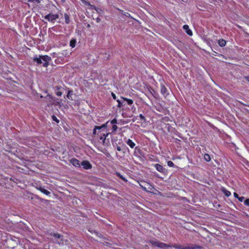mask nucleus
Wrapping results in <instances>:
<instances>
[{
  "mask_svg": "<svg viewBox=\"0 0 249 249\" xmlns=\"http://www.w3.org/2000/svg\"><path fill=\"white\" fill-rule=\"evenodd\" d=\"M223 192L224 193L225 195L226 196H229L231 195V192L230 191L227 190L225 189H223Z\"/></svg>",
  "mask_w": 249,
  "mask_h": 249,
  "instance_id": "obj_20",
  "label": "nucleus"
},
{
  "mask_svg": "<svg viewBox=\"0 0 249 249\" xmlns=\"http://www.w3.org/2000/svg\"><path fill=\"white\" fill-rule=\"evenodd\" d=\"M70 162L75 167H79L80 166V161L76 158H72Z\"/></svg>",
  "mask_w": 249,
  "mask_h": 249,
  "instance_id": "obj_8",
  "label": "nucleus"
},
{
  "mask_svg": "<svg viewBox=\"0 0 249 249\" xmlns=\"http://www.w3.org/2000/svg\"><path fill=\"white\" fill-rule=\"evenodd\" d=\"M54 238V242L59 245H64L65 243L67 242V240H64L63 236L57 233H53L51 234Z\"/></svg>",
  "mask_w": 249,
  "mask_h": 249,
  "instance_id": "obj_3",
  "label": "nucleus"
},
{
  "mask_svg": "<svg viewBox=\"0 0 249 249\" xmlns=\"http://www.w3.org/2000/svg\"><path fill=\"white\" fill-rule=\"evenodd\" d=\"M204 159L207 161H209L211 160V157L208 154H205L204 156Z\"/></svg>",
  "mask_w": 249,
  "mask_h": 249,
  "instance_id": "obj_21",
  "label": "nucleus"
},
{
  "mask_svg": "<svg viewBox=\"0 0 249 249\" xmlns=\"http://www.w3.org/2000/svg\"><path fill=\"white\" fill-rule=\"evenodd\" d=\"M117 128H118V127L116 124L113 125L112 127V132H115L117 130Z\"/></svg>",
  "mask_w": 249,
  "mask_h": 249,
  "instance_id": "obj_25",
  "label": "nucleus"
},
{
  "mask_svg": "<svg viewBox=\"0 0 249 249\" xmlns=\"http://www.w3.org/2000/svg\"><path fill=\"white\" fill-rule=\"evenodd\" d=\"M87 27H90V25L89 24H88Z\"/></svg>",
  "mask_w": 249,
  "mask_h": 249,
  "instance_id": "obj_38",
  "label": "nucleus"
},
{
  "mask_svg": "<svg viewBox=\"0 0 249 249\" xmlns=\"http://www.w3.org/2000/svg\"><path fill=\"white\" fill-rule=\"evenodd\" d=\"M52 118L53 121L55 122L56 123H59V120L57 118V117L55 115H53L52 116Z\"/></svg>",
  "mask_w": 249,
  "mask_h": 249,
  "instance_id": "obj_22",
  "label": "nucleus"
},
{
  "mask_svg": "<svg viewBox=\"0 0 249 249\" xmlns=\"http://www.w3.org/2000/svg\"><path fill=\"white\" fill-rule=\"evenodd\" d=\"M157 247L160 248H167L168 247H170V246L164 243L157 241Z\"/></svg>",
  "mask_w": 249,
  "mask_h": 249,
  "instance_id": "obj_12",
  "label": "nucleus"
},
{
  "mask_svg": "<svg viewBox=\"0 0 249 249\" xmlns=\"http://www.w3.org/2000/svg\"><path fill=\"white\" fill-rule=\"evenodd\" d=\"M81 164L84 169L88 170L92 168V165L88 160L83 161Z\"/></svg>",
  "mask_w": 249,
  "mask_h": 249,
  "instance_id": "obj_7",
  "label": "nucleus"
},
{
  "mask_svg": "<svg viewBox=\"0 0 249 249\" xmlns=\"http://www.w3.org/2000/svg\"><path fill=\"white\" fill-rule=\"evenodd\" d=\"M244 204L247 206L249 205V198H248L245 200Z\"/></svg>",
  "mask_w": 249,
  "mask_h": 249,
  "instance_id": "obj_28",
  "label": "nucleus"
},
{
  "mask_svg": "<svg viewBox=\"0 0 249 249\" xmlns=\"http://www.w3.org/2000/svg\"><path fill=\"white\" fill-rule=\"evenodd\" d=\"M117 102L118 103V107L121 108L123 106V104L122 103L121 101L120 100L118 99L117 100Z\"/></svg>",
  "mask_w": 249,
  "mask_h": 249,
  "instance_id": "obj_24",
  "label": "nucleus"
},
{
  "mask_svg": "<svg viewBox=\"0 0 249 249\" xmlns=\"http://www.w3.org/2000/svg\"><path fill=\"white\" fill-rule=\"evenodd\" d=\"M218 43L220 46L224 47L226 45V41L223 39H221L218 40Z\"/></svg>",
  "mask_w": 249,
  "mask_h": 249,
  "instance_id": "obj_16",
  "label": "nucleus"
},
{
  "mask_svg": "<svg viewBox=\"0 0 249 249\" xmlns=\"http://www.w3.org/2000/svg\"><path fill=\"white\" fill-rule=\"evenodd\" d=\"M42 0H28V1L31 3H34L36 2L37 3H39L41 2Z\"/></svg>",
  "mask_w": 249,
  "mask_h": 249,
  "instance_id": "obj_23",
  "label": "nucleus"
},
{
  "mask_svg": "<svg viewBox=\"0 0 249 249\" xmlns=\"http://www.w3.org/2000/svg\"><path fill=\"white\" fill-rule=\"evenodd\" d=\"M238 199L239 200V201L242 202L244 200L245 197L244 196H241V197L239 196Z\"/></svg>",
  "mask_w": 249,
  "mask_h": 249,
  "instance_id": "obj_29",
  "label": "nucleus"
},
{
  "mask_svg": "<svg viewBox=\"0 0 249 249\" xmlns=\"http://www.w3.org/2000/svg\"><path fill=\"white\" fill-rule=\"evenodd\" d=\"M64 18H65V20L66 23L69 24L70 22V17L68 14H67V13L64 14Z\"/></svg>",
  "mask_w": 249,
  "mask_h": 249,
  "instance_id": "obj_18",
  "label": "nucleus"
},
{
  "mask_svg": "<svg viewBox=\"0 0 249 249\" xmlns=\"http://www.w3.org/2000/svg\"><path fill=\"white\" fill-rule=\"evenodd\" d=\"M55 88L57 89V91L56 92V94L58 96H61L62 95V92L60 91L62 88L60 86H56Z\"/></svg>",
  "mask_w": 249,
  "mask_h": 249,
  "instance_id": "obj_14",
  "label": "nucleus"
},
{
  "mask_svg": "<svg viewBox=\"0 0 249 249\" xmlns=\"http://www.w3.org/2000/svg\"><path fill=\"white\" fill-rule=\"evenodd\" d=\"M124 101H125L127 102V104L129 105H131L133 103V101L132 99H128L125 97H122Z\"/></svg>",
  "mask_w": 249,
  "mask_h": 249,
  "instance_id": "obj_17",
  "label": "nucleus"
},
{
  "mask_svg": "<svg viewBox=\"0 0 249 249\" xmlns=\"http://www.w3.org/2000/svg\"><path fill=\"white\" fill-rule=\"evenodd\" d=\"M117 150L118 151H121V148L120 146H117Z\"/></svg>",
  "mask_w": 249,
  "mask_h": 249,
  "instance_id": "obj_36",
  "label": "nucleus"
},
{
  "mask_svg": "<svg viewBox=\"0 0 249 249\" xmlns=\"http://www.w3.org/2000/svg\"><path fill=\"white\" fill-rule=\"evenodd\" d=\"M157 170L163 174H165L167 172V170L158 164H157Z\"/></svg>",
  "mask_w": 249,
  "mask_h": 249,
  "instance_id": "obj_9",
  "label": "nucleus"
},
{
  "mask_svg": "<svg viewBox=\"0 0 249 249\" xmlns=\"http://www.w3.org/2000/svg\"><path fill=\"white\" fill-rule=\"evenodd\" d=\"M245 78L249 82V76H247L245 77Z\"/></svg>",
  "mask_w": 249,
  "mask_h": 249,
  "instance_id": "obj_35",
  "label": "nucleus"
},
{
  "mask_svg": "<svg viewBox=\"0 0 249 249\" xmlns=\"http://www.w3.org/2000/svg\"><path fill=\"white\" fill-rule=\"evenodd\" d=\"M167 164L170 167H173L174 166V164L172 161H168Z\"/></svg>",
  "mask_w": 249,
  "mask_h": 249,
  "instance_id": "obj_27",
  "label": "nucleus"
},
{
  "mask_svg": "<svg viewBox=\"0 0 249 249\" xmlns=\"http://www.w3.org/2000/svg\"><path fill=\"white\" fill-rule=\"evenodd\" d=\"M115 174L118 177H119L120 178L122 179L124 182H127V180L126 179V178H124L123 175H122L120 173L117 172H116Z\"/></svg>",
  "mask_w": 249,
  "mask_h": 249,
  "instance_id": "obj_15",
  "label": "nucleus"
},
{
  "mask_svg": "<svg viewBox=\"0 0 249 249\" xmlns=\"http://www.w3.org/2000/svg\"><path fill=\"white\" fill-rule=\"evenodd\" d=\"M173 247L177 249H196V246H182L179 245L175 244Z\"/></svg>",
  "mask_w": 249,
  "mask_h": 249,
  "instance_id": "obj_6",
  "label": "nucleus"
},
{
  "mask_svg": "<svg viewBox=\"0 0 249 249\" xmlns=\"http://www.w3.org/2000/svg\"><path fill=\"white\" fill-rule=\"evenodd\" d=\"M51 57L48 55H36L33 58V61L36 63V65L43 64L44 67L47 68L49 65Z\"/></svg>",
  "mask_w": 249,
  "mask_h": 249,
  "instance_id": "obj_2",
  "label": "nucleus"
},
{
  "mask_svg": "<svg viewBox=\"0 0 249 249\" xmlns=\"http://www.w3.org/2000/svg\"><path fill=\"white\" fill-rule=\"evenodd\" d=\"M97 10V12H98V13L100 12V11H98L97 10Z\"/></svg>",
  "mask_w": 249,
  "mask_h": 249,
  "instance_id": "obj_41",
  "label": "nucleus"
},
{
  "mask_svg": "<svg viewBox=\"0 0 249 249\" xmlns=\"http://www.w3.org/2000/svg\"><path fill=\"white\" fill-rule=\"evenodd\" d=\"M166 83L164 81L160 82V92L164 96L166 97L168 94V90L165 86Z\"/></svg>",
  "mask_w": 249,
  "mask_h": 249,
  "instance_id": "obj_4",
  "label": "nucleus"
},
{
  "mask_svg": "<svg viewBox=\"0 0 249 249\" xmlns=\"http://www.w3.org/2000/svg\"><path fill=\"white\" fill-rule=\"evenodd\" d=\"M111 96H112V97L113 99H114V100L116 99L117 97H116L115 94H114L113 92L111 93Z\"/></svg>",
  "mask_w": 249,
  "mask_h": 249,
  "instance_id": "obj_30",
  "label": "nucleus"
},
{
  "mask_svg": "<svg viewBox=\"0 0 249 249\" xmlns=\"http://www.w3.org/2000/svg\"><path fill=\"white\" fill-rule=\"evenodd\" d=\"M140 117L142 119H144V117L143 115H142V114H140Z\"/></svg>",
  "mask_w": 249,
  "mask_h": 249,
  "instance_id": "obj_34",
  "label": "nucleus"
},
{
  "mask_svg": "<svg viewBox=\"0 0 249 249\" xmlns=\"http://www.w3.org/2000/svg\"><path fill=\"white\" fill-rule=\"evenodd\" d=\"M233 195H234V196L235 197H236L237 198L239 197V196H238V194L236 193H233Z\"/></svg>",
  "mask_w": 249,
  "mask_h": 249,
  "instance_id": "obj_32",
  "label": "nucleus"
},
{
  "mask_svg": "<svg viewBox=\"0 0 249 249\" xmlns=\"http://www.w3.org/2000/svg\"><path fill=\"white\" fill-rule=\"evenodd\" d=\"M110 123L112 124L113 125L117 123V120L116 119L114 118L113 120H112L110 122Z\"/></svg>",
  "mask_w": 249,
  "mask_h": 249,
  "instance_id": "obj_26",
  "label": "nucleus"
},
{
  "mask_svg": "<svg viewBox=\"0 0 249 249\" xmlns=\"http://www.w3.org/2000/svg\"><path fill=\"white\" fill-rule=\"evenodd\" d=\"M136 151H138L139 152H140V151H141V149L138 147H135V152H136Z\"/></svg>",
  "mask_w": 249,
  "mask_h": 249,
  "instance_id": "obj_33",
  "label": "nucleus"
},
{
  "mask_svg": "<svg viewBox=\"0 0 249 249\" xmlns=\"http://www.w3.org/2000/svg\"><path fill=\"white\" fill-rule=\"evenodd\" d=\"M58 18L59 15L58 14H49L45 16V18L51 22H53Z\"/></svg>",
  "mask_w": 249,
  "mask_h": 249,
  "instance_id": "obj_5",
  "label": "nucleus"
},
{
  "mask_svg": "<svg viewBox=\"0 0 249 249\" xmlns=\"http://www.w3.org/2000/svg\"><path fill=\"white\" fill-rule=\"evenodd\" d=\"M37 189L38 190H39L41 193L45 194L47 196H50L51 194V193L49 191L44 189L43 188H42L41 187H39L37 188Z\"/></svg>",
  "mask_w": 249,
  "mask_h": 249,
  "instance_id": "obj_11",
  "label": "nucleus"
},
{
  "mask_svg": "<svg viewBox=\"0 0 249 249\" xmlns=\"http://www.w3.org/2000/svg\"><path fill=\"white\" fill-rule=\"evenodd\" d=\"M156 116H157V119H158L160 117V115L158 114L157 113Z\"/></svg>",
  "mask_w": 249,
  "mask_h": 249,
  "instance_id": "obj_37",
  "label": "nucleus"
},
{
  "mask_svg": "<svg viewBox=\"0 0 249 249\" xmlns=\"http://www.w3.org/2000/svg\"><path fill=\"white\" fill-rule=\"evenodd\" d=\"M95 20L97 23H99L101 21V18L99 17H97L96 18Z\"/></svg>",
  "mask_w": 249,
  "mask_h": 249,
  "instance_id": "obj_31",
  "label": "nucleus"
},
{
  "mask_svg": "<svg viewBox=\"0 0 249 249\" xmlns=\"http://www.w3.org/2000/svg\"><path fill=\"white\" fill-rule=\"evenodd\" d=\"M97 10V12H98V13L100 12V11H98L97 10Z\"/></svg>",
  "mask_w": 249,
  "mask_h": 249,
  "instance_id": "obj_40",
  "label": "nucleus"
},
{
  "mask_svg": "<svg viewBox=\"0 0 249 249\" xmlns=\"http://www.w3.org/2000/svg\"><path fill=\"white\" fill-rule=\"evenodd\" d=\"M183 29L185 31L186 33L189 36H192L193 33L192 31L189 29V26L187 25H184L183 27Z\"/></svg>",
  "mask_w": 249,
  "mask_h": 249,
  "instance_id": "obj_10",
  "label": "nucleus"
},
{
  "mask_svg": "<svg viewBox=\"0 0 249 249\" xmlns=\"http://www.w3.org/2000/svg\"><path fill=\"white\" fill-rule=\"evenodd\" d=\"M156 177H157V178L159 177V176L158 175H156Z\"/></svg>",
  "mask_w": 249,
  "mask_h": 249,
  "instance_id": "obj_39",
  "label": "nucleus"
},
{
  "mask_svg": "<svg viewBox=\"0 0 249 249\" xmlns=\"http://www.w3.org/2000/svg\"><path fill=\"white\" fill-rule=\"evenodd\" d=\"M76 40L74 38H72L71 40L70 45L71 47L74 48L76 45Z\"/></svg>",
  "mask_w": 249,
  "mask_h": 249,
  "instance_id": "obj_19",
  "label": "nucleus"
},
{
  "mask_svg": "<svg viewBox=\"0 0 249 249\" xmlns=\"http://www.w3.org/2000/svg\"><path fill=\"white\" fill-rule=\"evenodd\" d=\"M108 122L103 124L101 126L95 125L93 129L92 134L100 140L102 141L103 145L105 144L107 137L110 134L107 127Z\"/></svg>",
  "mask_w": 249,
  "mask_h": 249,
  "instance_id": "obj_1",
  "label": "nucleus"
},
{
  "mask_svg": "<svg viewBox=\"0 0 249 249\" xmlns=\"http://www.w3.org/2000/svg\"><path fill=\"white\" fill-rule=\"evenodd\" d=\"M126 143L130 146V148H133L135 146V143L131 140L128 139L126 141Z\"/></svg>",
  "mask_w": 249,
  "mask_h": 249,
  "instance_id": "obj_13",
  "label": "nucleus"
}]
</instances>
